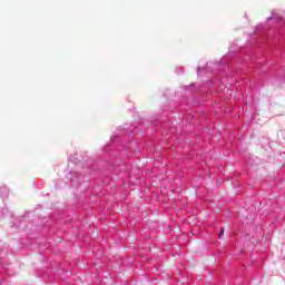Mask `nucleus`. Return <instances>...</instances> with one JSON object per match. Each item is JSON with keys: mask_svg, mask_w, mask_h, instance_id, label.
Instances as JSON below:
<instances>
[{"mask_svg": "<svg viewBox=\"0 0 285 285\" xmlns=\"http://www.w3.org/2000/svg\"><path fill=\"white\" fill-rule=\"evenodd\" d=\"M200 70H202V67H198V72H200Z\"/></svg>", "mask_w": 285, "mask_h": 285, "instance_id": "nucleus-4", "label": "nucleus"}, {"mask_svg": "<svg viewBox=\"0 0 285 285\" xmlns=\"http://www.w3.org/2000/svg\"><path fill=\"white\" fill-rule=\"evenodd\" d=\"M79 179H81V176L77 175L76 177L71 178V184L75 186Z\"/></svg>", "mask_w": 285, "mask_h": 285, "instance_id": "nucleus-1", "label": "nucleus"}, {"mask_svg": "<svg viewBox=\"0 0 285 285\" xmlns=\"http://www.w3.org/2000/svg\"><path fill=\"white\" fill-rule=\"evenodd\" d=\"M224 235V228L220 229V233L218 235L219 239H222V236Z\"/></svg>", "mask_w": 285, "mask_h": 285, "instance_id": "nucleus-2", "label": "nucleus"}, {"mask_svg": "<svg viewBox=\"0 0 285 285\" xmlns=\"http://www.w3.org/2000/svg\"><path fill=\"white\" fill-rule=\"evenodd\" d=\"M271 19H273V17H268V18H267V21H271Z\"/></svg>", "mask_w": 285, "mask_h": 285, "instance_id": "nucleus-3", "label": "nucleus"}]
</instances>
